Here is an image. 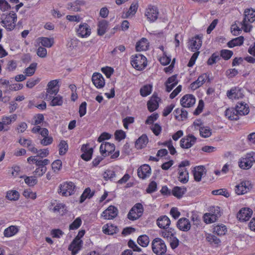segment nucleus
I'll return each mask as SVG.
<instances>
[{
	"mask_svg": "<svg viewBox=\"0 0 255 255\" xmlns=\"http://www.w3.org/2000/svg\"><path fill=\"white\" fill-rule=\"evenodd\" d=\"M255 21V10L253 9H248L244 12V18L242 22V28L246 32H250L252 29V25L249 23Z\"/></svg>",
	"mask_w": 255,
	"mask_h": 255,
	"instance_id": "obj_2",
	"label": "nucleus"
},
{
	"mask_svg": "<svg viewBox=\"0 0 255 255\" xmlns=\"http://www.w3.org/2000/svg\"><path fill=\"white\" fill-rule=\"evenodd\" d=\"M206 240L211 244H214L215 245H218L220 243V240L219 238L211 234H208L206 236Z\"/></svg>",
	"mask_w": 255,
	"mask_h": 255,
	"instance_id": "obj_52",
	"label": "nucleus"
},
{
	"mask_svg": "<svg viewBox=\"0 0 255 255\" xmlns=\"http://www.w3.org/2000/svg\"><path fill=\"white\" fill-rule=\"evenodd\" d=\"M85 3V1L83 0H76L68 4V9L74 11H79L81 10V7Z\"/></svg>",
	"mask_w": 255,
	"mask_h": 255,
	"instance_id": "obj_30",
	"label": "nucleus"
},
{
	"mask_svg": "<svg viewBox=\"0 0 255 255\" xmlns=\"http://www.w3.org/2000/svg\"><path fill=\"white\" fill-rule=\"evenodd\" d=\"M82 220L80 217L77 218L69 226V230L77 229L81 225Z\"/></svg>",
	"mask_w": 255,
	"mask_h": 255,
	"instance_id": "obj_53",
	"label": "nucleus"
},
{
	"mask_svg": "<svg viewBox=\"0 0 255 255\" xmlns=\"http://www.w3.org/2000/svg\"><path fill=\"white\" fill-rule=\"evenodd\" d=\"M178 179L181 182L186 183L188 182L189 176L186 168L178 169Z\"/></svg>",
	"mask_w": 255,
	"mask_h": 255,
	"instance_id": "obj_38",
	"label": "nucleus"
},
{
	"mask_svg": "<svg viewBox=\"0 0 255 255\" xmlns=\"http://www.w3.org/2000/svg\"><path fill=\"white\" fill-rule=\"evenodd\" d=\"M200 135L207 138L210 137L212 134V130L208 127H202L199 128Z\"/></svg>",
	"mask_w": 255,
	"mask_h": 255,
	"instance_id": "obj_45",
	"label": "nucleus"
},
{
	"mask_svg": "<svg viewBox=\"0 0 255 255\" xmlns=\"http://www.w3.org/2000/svg\"><path fill=\"white\" fill-rule=\"evenodd\" d=\"M251 188V183L248 181H241L235 186V191L238 195H243L247 193Z\"/></svg>",
	"mask_w": 255,
	"mask_h": 255,
	"instance_id": "obj_12",
	"label": "nucleus"
},
{
	"mask_svg": "<svg viewBox=\"0 0 255 255\" xmlns=\"http://www.w3.org/2000/svg\"><path fill=\"white\" fill-rule=\"evenodd\" d=\"M152 250L153 253L157 255L164 254L167 250L164 242L160 238H155L152 242Z\"/></svg>",
	"mask_w": 255,
	"mask_h": 255,
	"instance_id": "obj_5",
	"label": "nucleus"
},
{
	"mask_svg": "<svg viewBox=\"0 0 255 255\" xmlns=\"http://www.w3.org/2000/svg\"><path fill=\"white\" fill-rule=\"evenodd\" d=\"M170 224V220L166 216H161L157 220V225L160 228L165 229L168 227Z\"/></svg>",
	"mask_w": 255,
	"mask_h": 255,
	"instance_id": "obj_33",
	"label": "nucleus"
},
{
	"mask_svg": "<svg viewBox=\"0 0 255 255\" xmlns=\"http://www.w3.org/2000/svg\"><path fill=\"white\" fill-rule=\"evenodd\" d=\"M202 36L196 35L190 40L189 47L192 51H197L200 48L202 43Z\"/></svg>",
	"mask_w": 255,
	"mask_h": 255,
	"instance_id": "obj_13",
	"label": "nucleus"
},
{
	"mask_svg": "<svg viewBox=\"0 0 255 255\" xmlns=\"http://www.w3.org/2000/svg\"><path fill=\"white\" fill-rule=\"evenodd\" d=\"M253 211L250 208H242L240 210L237 215V217L241 221H246L251 217Z\"/></svg>",
	"mask_w": 255,
	"mask_h": 255,
	"instance_id": "obj_18",
	"label": "nucleus"
},
{
	"mask_svg": "<svg viewBox=\"0 0 255 255\" xmlns=\"http://www.w3.org/2000/svg\"><path fill=\"white\" fill-rule=\"evenodd\" d=\"M36 66V63H31L28 67L25 69L24 73L25 74L26 76H31L33 75L35 72Z\"/></svg>",
	"mask_w": 255,
	"mask_h": 255,
	"instance_id": "obj_48",
	"label": "nucleus"
},
{
	"mask_svg": "<svg viewBox=\"0 0 255 255\" xmlns=\"http://www.w3.org/2000/svg\"><path fill=\"white\" fill-rule=\"evenodd\" d=\"M115 145L108 142H103L100 147L101 153L105 156L112 153L115 150Z\"/></svg>",
	"mask_w": 255,
	"mask_h": 255,
	"instance_id": "obj_16",
	"label": "nucleus"
},
{
	"mask_svg": "<svg viewBox=\"0 0 255 255\" xmlns=\"http://www.w3.org/2000/svg\"><path fill=\"white\" fill-rule=\"evenodd\" d=\"M233 54V52L229 50L224 49L221 51V56L225 60L229 59Z\"/></svg>",
	"mask_w": 255,
	"mask_h": 255,
	"instance_id": "obj_57",
	"label": "nucleus"
},
{
	"mask_svg": "<svg viewBox=\"0 0 255 255\" xmlns=\"http://www.w3.org/2000/svg\"><path fill=\"white\" fill-rule=\"evenodd\" d=\"M225 116L231 120H237L240 116L236 108H230L226 110Z\"/></svg>",
	"mask_w": 255,
	"mask_h": 255,
	"instance_id": "obj_32",
	"label": "nucleus"
},
{
	"mask_svg": "<svg viewBox=\"0 0 255 255\" xmlns=\"http://www.w3.org/2000/svg\"><path fill=\"white\" fill-rule=\"evenodd\" d=\"M254 163H255V152H252L241 158L239 166L244 169H249L252 167Z\"/></svg>",
	"mask_w": 255,
	"mask_h": 255,
	"instance_id": "obj_6",
	"label": "nucleus"
},
{
	"mask_svg": "<svg viewBox=\"0 0 255 255\" xmlns=\"http://www.w3.org/2000/svg\"><path fill=\"white\" fill-rule=\"evenodd\" d=\"M244 40V37L239 36L228 42L227 45L229 47L231 48L236 46H240L243 44Z\"/></svg>",
	"mask_w": 255,
	"mask_h": 255,
	"instance_id": "obj_41",
	"label": "nucleus"
},
{
	"mask_svg": "<svg viewBox=\"0 0 255 255\" xmlns=\"http://www.w3.org/2000/svg\"><path fill=\"white\" fill-rule=\"evenodd\" d=\"M19 194L16 190H10L7 192L6 198L10 201H16L19 199Z\"/></svg>",
	"mask_w": 255,
	"mask_h": 255,
	"instance_id": "obj_43",
	"label": "nucleus"
},
{
	"mask_svg": "<svg viewBox=\"0 0 255 255\" xmlns=\"http://www.w3.org/2000/svg\"><path fill=\"white\" fill-rule=\"evenodd\" d=\"M103 232L105 234L109 235H113L118 231V229L117 226L111 224H107L103 228Z\"/></svg>",
	"mask_w": 255,
	"mask_h": 255,
	"instance_id": "obj_39",
	"label": "nucleus"
},
{
	"mask_svg": "<svg viewBox=\"0 0 255 255\" xmlns=\"http://www.w3.org/2000/svg\"><path fill=\"white\" fill-rule=\"evenodd\" d=\"M220 59L219 56L216 53H213L211 57L209 58L207 61L208 65H211L215 63L217 61Z\"/></svg>",
	"mask_w": 255,
	"mask_h": 255,
	"instance_id": "obj_62",
	"label": "nucleus"
},
{
	"mask_svg": "<svg viewBox=\"0 0 255 255\" xmlns=\"http://www.w3.org/2000/svg\"><path fill=\"white\" fill-rule=\"evenodd\" d=\"M59 81L58 80H53L50 81L47 84L46 89L47 94L56 95L59 92V86L58 85Z\"/></svg>",
	"mask_w": 255,
	"mask_h": 255,
	"instance_id": "obj_17",
	"label": "nucleus"
},
{
	"mask_svg": "<svg viewBox=\"0 0 255 255\" xmlns=\"http://www.w3.org/2000/svg\"><path fill=\"white\" fill-rule=\"evenodd\" d=\"M196 99L191 94H187L184 96L180 100V103L184 108H190L192 107L195 103Z\"/></svg>",
	"mask_w": 255,
	"mask_h": 255,
	"instance_id": "obj_15",
	"label": "nucleus"
},
{
	"mask_svg": "<svg viewBox=\"0 0 255 255\" xmlns=\"http://www.w3.org/2000/svg\"><path fill=\"white\" fill-rule=\"evenodd\" d=\"M214 232L218 235H224L227 232V228L224 225H218L214 227Z\"/></svg>",
	"mask_w": 255,
	"mask_h": 255,
	"instance_id": "obj_47",
	"label": "nucleus"
},
{
	"mask_svg": "<svg viewBox=\"0 0 255 255\" xmlns=\"http://www.w3.org/2000/svg\"><path fill=\"white\" fill-rule=\"evenodd\" d=\"M152 86L150 85H146L142 87L140 90V93L142 96L145 97L151 93Z\"/></svg>",
	"mask_w": 255,
	"mask_h": 255,
	"instance_id": "obj_51",
	"label": "nucleus"
},
{
	"mask_svg": "<svg viewBox=\"0 0 255 255\" xmlns=\"http://www.w3.org/2000/svg\"><path fill=\"white\" fill-rule=\"evenodd\" d=\"M161 236L164 239L169 241L174 236L173 233L170 231L164 230L161 232Z\"/></svg>",
	"mask_w": 255,
	"mask_h": 255,
	"instance_id": "obj_60",
	"label": "nucleus"
},
{
	"mask_svg": "<svg viewBox=\"0 0 255 255\" xmlns=\"http://www.w3.org/2000/svg\"><path fill=\"white\" fill-rule=\"evenodd\" d=\"M47 171L46 166L38 167L33 172L34 175L38 177L42 176Z\"/></svg>",
	"mask_w": 255,
	"mask_h": 255,
	"instance_id": "obj_55",
	"label": "nucleus"
},
{
	"mask_svg": "<svg viewBox=\"0 0 255 255\" xmlns=\"http://www.w3.org/2000/svg\"><path fill=\"white\" fill-rule=\"evenodd\" d=\"M23 195L27 198L35 199L36 198V193L32 192L30 189L25 190L23 192Z\"/></svg>",
	"mask_w": 255,
	"mask_h": 255,
	"instance_id": "obj_59",
	"label": "nucleus"
},
{
	"mask_svg": "<svg viewBox=\"0 0 255 255\" xmlns=\"http://www.w3.org/2000/svg\"><path fill=\"white\" fill-rule=\"evenodd\" d=\"M236 109L240 116L246 115L249 114L250 111L248 105L244 102L238 103Z\"/></svg>",
	"mask_w": 255,
	"mask_h": 255,
	"instance_id": "obj_28",
	"label": "nucleus"
},
{
	"mask_svg": "<svg viewBox=\"0 0 255 255\" xmlns=\"http://www.w3.org/2000/svg\"><path fill=\"white\" fill-rule=\"evenodd\" d=\"M145 15L149 21L151 22L155 21L158 15L157 8L155 6L149 5L145 10Z\"/></svg>",
	"mask_w": 255,
	"mask_h": 255,
	"instance_id": "obj_11",
	"label": "nucleus"
},
{
	"mask_svg": "<svg viewBox=\"0 0 255 255\" xmlns=\"http://www.w3.org/2000/svg\"><path fill=\"white\" fill-rule=\"evenodd\" d=\"M81 151L83 153L81 157L86 161L90 160L91 158L93 152V149L92 147H90L89 144H84L81 147Z\"/></svg>",
	"mask_w": 255,
	"mask_h": 255,
	"instance_id": "obj_20",
	"label": "nucleus"
},
{
	"mask_svg": "<svg viewBox=\"0 0 255 255\" xmlns=\"http://www.w3.org/2000/svg\"><path fill=\"white\" fill-rule=\"evenodd\" d=\"M148 46L147 39L142 38L140 41L136 43V49L138 51H145L148 49Z\"/></svg>",
	"mask_w": 255,
	"mask_h": 255,
	"instance_id": "obj_35",
	"label": "nucleus"
},
{
	"mask_svg": "<svg viewBox=\"0 0 255 255\" xmlns=\"http://www.w3.org/2000/svg\"><path fill=\"white\" fill-rule=\"evenodd\" d=\"M93 84L97 88H103L105 85V80L102 74L100 73H94L92 78Z\"/></svg>",
	"mask_w": 255,
	"mask_h": 255,
	"instance_id": "obj_22",
	"label": "nucleus"
},
{
	"mask_svg": "<svg viewBox=\"0 0 255 255\" xmlns=\"http://www.w3.org/2000/svg\"><path fill=\"white\" fill-rule=\"evenodd\" d=\"M76 186L71 181L64 182L59 186L58 193L62 196H69L74 194Z\"/></svg>",
	"mask_w": 255,
	"mask_h": 255,
	"instance_id": "obj_3",
	"label": "nucleus"
},
{
	"mask_svg": "<svg viewBox=\"0 0 255 255\" xmlns=\"http://www.w3.org/2000/svg\"><path fill=\"white\" fill-rule=\"evenodd\" d=\"M19 231L18 227L16 226H10L5 229L3 235L6 237H10L15 235Z\"/></svg>",
	"mask_w": 255,
	"mask_h": 255,
	"instance_id": "obj_37",
	"label": "nucleus"
},
{
	"mask_svg": "<svg viewBox=\"0 0 255 255\" xmlns=\"http://www.w3.org/2000/svg\"><path fill=\"white\" fill-rule=\"evenodd\" d=\"M207 79H208V76L207 74L205 73L201 75L196 81L190 85L191 88L193 90L198 88L205 82Z\"/></svg>",
	"mask_w": 255,
	"mask_h": 255,
	"instance_id": "obj_23",
	"label": "nucleus"
},
{
	"mask_svg": "<svg viewBox=\"0 0 255 255\" xmlns=\"http://www.w3.org/2000/svg\"><path fill=\"white\" fill-rule=\"evenodd\" d=\"M151 174V168L148 164H143L137 170L138 176L144 179L149 177Z\"/></svg>",
	"mask_w": 255,
	"mask_h": 255,
	"instance_id": "obj_19",
	"label": "nucleus"
},
{
	"mask_svg": "<svg viewBox=\"0 0 255 255\" xmlns=\"http://www.w3.org/2000/svg\"><path fill=\"white\" fill-rule=\"evenodd\" d=\"M130 63L135 69L142 70L147 65V59L143 55L138 54L131 56Z\"/></svg>",
	"mask_w": 255,
	"mask_h": 255,
	"instance_id": "obj_4",
	"label": "nucleus"
},
{
	"mask_svg": "<svg viewBox=\"0 0 255 255\" xmlns=\"http://www.w3.org/2000/svg\"><path fill=\"white\" fill-rule=\"evenodd\" d=\"M63 103V97L58 95L52 99L50 102V105L51 106H62Z\"/></svg>",
	"mask_w": 255,
	"mask_h": 255,
	"instance_id": "obj_49",
	"label": "nucleus"
},
{
	"mask_svg": "<svg viewBox=\"0 0 255 255\" xmlns=\"http://www.w3.org/2000/svg\"><path fill=\"white\" fill-rule=\"evenodd\" d=\"M178 228L182 231L187 232L191 228L189 220L185 218H180L177 222Z\"/></svg>",
	"mask_w": 255,
	"mask_h": 255,
	"instance_id": "obj_21",
	"label": "nucleus"
},
{
	"mask_svg": "<svg viewBox=\"0 0 255 255\" xmlns=\"http://www.w3.org/2000/svg\"><path fill=\"white\" fill-rule=\"evenodd\" d=\"M137 242L140 246L146 247L149 242V238L146 235L140 236L137 239Z\"/></svg>",
	"mask_w": 255,
	"mask_h": 255,
	"instance_id": "obj_50",
	"label": "nucleus"
},
{
	"mask_svg": "<svg viewBox=\"0 0 255 255\" xmlns=\"http://www.w3.org/2000/svg\"><path fill=\"white\" fill-rule=\"evenodd\" d=\"M193 171L195 180L200 181L202 176L206 173V169L203 166H198L195 167Z\"/></svg>",
	"mask_w": 255,
	"mask_h": 255,
	"instance_id": "obj_26",
	"label": "nucleus"
},
{
	"mask_svg": "<svg viewBox=\"0 0 255 255\" xmlns=\"http://www.w3.org/2000/svg\"><path fill=\"white\" fill-rule=\"evenodd\" d=\"M37 40L41 45L45 47L50 48L52 47L54 44V39L53 38L41 37L38 38Z\"/></svg>",
	"mask_w": 255,
	"mask_h": 255,
	"instance_id": "obj_36",
	"label": "nucleus"
},
{
	"mask_svg": "<svg viewBox=\"0 0 255 255\" xmlns=\"http://www.w3.org/2000/svg\"><path fill=\"white\" fill-rule=\"evenodd\" d=\"M116 176V174L113 170H107L104 174V178L106 180H113V178Z\"/></svg>",
	"mask_w": 255,
	"mask_h": 255,
	"instance_id": "obj_58",
	"label": "nucleus"
},
{
	"mask_svg": "<svg viewBox=\"0 0 255 255\" xmlns=\"http://www.w3.org/2000/svg\"><path fill=\"white\" fill-rule=\"evenodd\" d=\"M0 19L1 25L7 30L11 31L15 28L17 16L14 12L12 11L8 14H2Z\"/></svg>",
	"mask_w": 255,
	"mask_h": 255,
	"instance_id": "obj_1",
	"label": "nucleus"
},
{
	"mask_svg": "<svg viewBox=\"0 0 255 255\" xmlns=\"http://www.w3.org/2000/svg\"><path fill=\"white\" fill-rule=\"evenodd\" d=\"M148 140L146 135L143 134L135 141V147L138 149L143 148L148 143Z\"/></svg>",
	"mask_w": 255,
	"mask_h": 255,
	"instance_id": "obj_34",
	"label": "nucleus"
},
{
	"mask_svg": "<svg viewBox=\"0 0 255 255\" xmlns=\"http://www.w3.org/2000/svg\"><path fill=\"white\" fill-rule=\"evenodd\" d=\"M143 212V207L141 204L136 203L130 209L128 217L130 220H135L141 216Z\"/></svg>",
	"mask_w": 255,
	"mask_h": 255,
	"instance_id": "obj_8",
	"label": "nucleus"
},
{
	"mask_svg": "<svg viewBox=\"0 0 255 255\" xmlns=\"http://www.w3.org/2000/svg\"><path fill=\"white\" fill-rule=\"evenodd\" d=\"M76 33L78 37L87 38L91 34V27L86 23H81L76 29Z\"/></svg>",
	"mask_w": 255,
	"mask_h": 255,
	"instance_id": "obj_9",
	"label": "nucleus"
},
{
	"mask_svg": "<svg viewBox=\"0 0 255 255\" xmlns=\"http://www.w3.org/2000/svg\"><path fill=\"white\" fill-rule=\"evenodd\" d=\"M59 153L60 155H64L67 151L68 145L67 143L64 140H61L59 145Z\"/></svg>",
	"mask_w": 255,
	"mask_h": 255,
	"instance_id": "obj_46",
	"label": "nucleus"
},
{
	"mask_svg": "<svg viewBox=\"0 0 255 255\" xmlns=\"http://www.w3.org/2000/svg\"><path fill=\"white\" fill-rule=\"evenodd\" d=\"M213 209L214 211L211 210V212L204 215V221L206 224H211L216 222L221 215L220 207L218 206L214 207Z\"/></svg>",
	"mask_w": 255,
	"mask_h": 255,
	"instance_id": "obj_7",
	"label": "nucleus"
},
{
	"mask_svg": "<svg viewBox=\"0 0 255 255\" xmlns=\"http://www.w3.org/2000/svg\"><path fill=\"white\" fill-rule=\"evenodd\" d=\"M159 98L153 94L147 102V108L150 112H153L158 107Z\"/></svg>",
	"mask_w": 255,
	"mask_h": 255,
	"instance_id": "obj_25",
	"label": "nucleus"
},
{
	"mask_svg": "<svg viewBox=\"0 0 255 255\" xmlns=\"http://www.w3.org/2000/svg\"><path fill=\"white\" fill-rule=\"evenodd\" d=\"M116 140L120 141L126 137V133L122 130H118L115 133Z\"/></svg>",
	"mask_w": 255,
	"mask_h": 255,
	"instance_id": "obj_61",
	"label": "nucleus"
},
{
	"mask_svg": "<svg viewBox=\"0 0 255 255\" xmlns=\"http://www.w3.org/2000/svg\"><path fill=\"white\" fill-rule=\"evenodd\" d=\"M244 95L240 89L237 88L232 89L227 92V96L231 99H239L243 98Z\"/></svg>",
	"mask_w": 255,
	"mask_h": 255,
	"instance_id": "obj_31",
	"label": "nucleus"
},
{
	"mask_svg": "<svg viewBox=\"0 0 255 255\" xmlns=\"http://www.w3.org/2000/svg\"><path fill=\"white\" fill-rule=\"evenodd\" d=\"M82 241L81 240L75 239L70 244L69 249L72 251V254L75 255L80 250Z\"/></svg>",
	"mask_w": 255,
	"mask_h": 255,
	"instance_id": "obj_29",
	"label": "nucleus"
},
{
	"mask_svg": "<svg viewBox=\"0 0 255 255\" xmlns=\"http://www.w3.org/2000/svg\"><path fill=\"white\" fill-rule=\"evenodd\" d=\"M118 214V209L114 206H110L102 214L105 219L111 220L116 217Z\"/></svg>",
	"mask_w": 255,
	"mask_h": 255,
	"instance_id": "obj_14",
	"label": "nucleus"
},
{
	"mask_svg": "<svg viewBox=\"0 0 255 255\" xmlns=\"http://www.w3.org/2000/svg\"><path fill=\"white\" fill-rule=\"evenodd\" d=\"M186 192V188L184 187H180L176 186L174 187L172 191V194L175 197L180 198Z\"/></svg>",
	"mask_w": 255,
	"mask_h": 255,
	"instance_id": "obj_40",
	"label": "nucleus"
},
{
	"mask_svg": "<svg viewBox=\"0 0 255 255\" xmlns=\"http://www.w3.org/2000/svg\"><path fill=\"white\" fill-rule=\"evenodd\" d=\"M47 54V50L42 47L39 46L37 50V54L41 58H44L46 56Z\"/></svg>",
	"mask_w": 255,
	"mask_h": 255,
	"instance_id": "obj_64",
	"label": "nucleus"
},
{
	"mask_svg": "<svg viewBox=\"0 0 255 255\" xmlns=\"http://www.w3.org/2000/svg\"><path fill=\"white\" fill-rule=\"evenodd\" d=\"M196 141V138L192 134H189L182 138L180 141L181 147L188 149L193 145Z\"/></svg>",
	"mask_w": 255,
	"mask_h": 255,
	"instance_id": "obj_10",
	"label": "nucleus"
},
{
	"mask_svg": "<svg viewBox=\"0 0 255 255\" xmlns=\"http://www.w3.org/2000/svg\"><path fill=\"white\" fill-rule=\"evenodd\" d=\"M108 27V22L105 20H102L99 22L98 33L99 35H104Z\"/></svg>",
	"mask_w": 255,
	"mask_h": 255,
	"instance_id": "obj_42",
	"label": "nucleus"
},
{
	"mask_svg": "<svg viewBox=\"0 0 255 255\" xmlns=\"http://www.w3.org/2000/svg\"><path fill=\"white\" fill-rule=\"evenodd\" d=\"M62 167V162L60 160H55L52 163V168L54 172L58 171Z\"/></svg>",
	"mask_w": 255,
	"mask_h": 255,
	"instance_id": "obj_63",
	"label": "nucleus"
},
{
	"mask_svg": "<svg viewBox=\"0 0 255 255\" xmlns=\"http://www.w3.org/2000/svg\"><path fill=\"white\" fill-rule=\"evenodd\" d=\"M213 195H223L226 197H228L230 196L229 193L225 189H220L218 190H213L212 192Z\"/></svg>",
	"mask_w": 255,
	"mask_h": 255,
	"instance_id": "obj_54",
	"label": "nucleus"
},
{
	"mask_svg": "<svg viewBox=\"0 0 255 255\" xmlns=\"http://www.w3.org/2000/svg\"><path fill=\"white\" fill-rule=\"evenodd\" d=\"M94 194V192H91L89 188H86L80 197V203L83 202L87 198H91Z\"/></svg>",
	"mask_w": 255,
	"mask_h": 255,
	"instance_id": "obj_44",
	"label": "nucleus"
},
{
	"mask_svg": "<svg viewBox=\"0 0 255 255\" xmlns=\"http://www.w3.org/2000/svg\"><path fill=\"white\" fill-rule=\"evenodd\" d=\"M24 181L29 186H33L36 184L37 181L35 176L26 177Z\"/></svg>",
	"mask_w": 255,
	"mask_h": 255,
	"instance_id": "obj_56",
	"label": "nucleus"
},
{
	"mask_svg": "<svg viewBox=\"0 0 255 255\" xmlns=\"http://www.w3.org/2000/svg\"><path fill=\"white\" fill-rule=\"evenodd\" d=\"M178 84V80H177V76L173 75L168 78L165 82L166 91L167 92H170L173 88L176 86Z\"/></svg>",
	"mask_w": 255,
	"mask_h": 255,
	"instance_id": "obj_27",
	"label": "nucleus"
},
{
	"mask_svg": "<svg viewBox=\"0 0 255 255\" xmlns=\"http://www.w3.org/2000/svg\"><path fill=\"white\" fill-rule=\"evenodd\" d=\"M138 7V4L137 2L132 3L128 10L126 13L123 14L122 16V18H128L134 16L137 11Z\"/></svg>",
	"mask_w": 255,
	"mask_h": 255,
	"instance_id": "obj_24",
	"label": "nucleus"
}]
</instances>
